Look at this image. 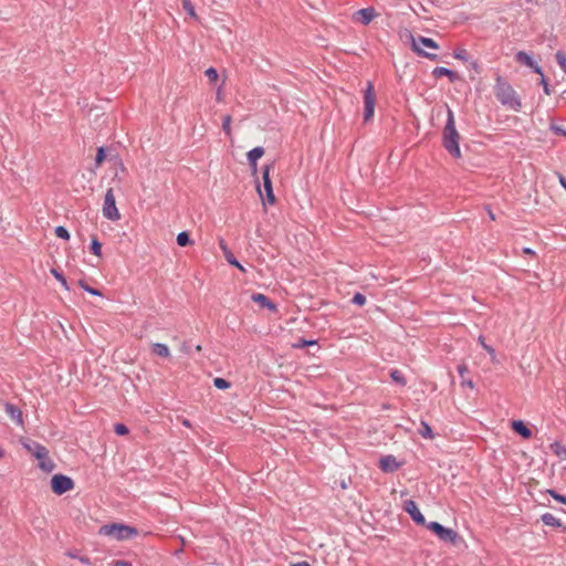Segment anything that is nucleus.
<instances>
[{
    "mask_svg": "<svg viewBox=\"0 0 566 566\" xmlns=\"http://www.w3.org/2000/svg\"><path fill=\"white\" fill-rule=\"evenodd\" d=\"M493 93L502 106H504L513 112H521V109H522L521 96L514 90V87L510 84V82L505 77L500 75L499 73L495 74V83L493 86Z\"/></svg>",
    "mask_w": 566,
    "mask_h": 566,
    "instance_id": "nucleus-1",
    "label": "nucleus"
},
{
    "mask_svg": "<svg viewBox=\"0 0 566 566\" xmlns=\"http://www.w3.org/2000/svg\"><path fill=\"white\" fill-rule=\"evenodd\" d=\"M460 134L455 127V118L453 111L447 106V122L442 130V145L448 154L453 158L461 157Z\"/></svg>",
    "mask_w": 566,
    "mask_h": 566,
    "instance_id": "nucleus-2",
    "label": "nucleus"
},
{
    "mask_svg": "<svg viewBox=\"0 0 566 566\" xmlns=\"http://www.w3.org/2000/svg\"><path fill=\"white\" fill-rule=\"evenodd\" d=\"M410 36V41H411V49L413 52H416L418 55L420 56H423V57H427L431 61H437L438 60V55L434 54V53H430V52H426L424 50H422V46L424 48H428V49H432V50H438L439 49V44L431 38H426V36H422V35H418V36H415L413 34H409Z\"/></svg>",
    "mask_w": 566,
    "mask_h": 566,
    "instance_id": "nucleus-3",
    "label": "nucleus"
},
{
    "mask_svg": "<svg viewBox=\"0 0 566 566\" xmlns=\"http://www.w3.org/2000/svg\"><path fill=\"white\" fill-rule=\"evenodd\" d=\"M99 534L124 541L135 536L137 530L126 524L113 523L103 525L99 530Z\"/></svg>",
    "mask_w": 566,
    "mask_h": 566,
    "instance_id": "nucleus-4",
    "label": "nucleus"
},
{
    "mask_svg": "<svg viewBox=\"0 0 566 566\" xmlns=\"http://www.w3.org/2000/svg\"><path fill=\"white\" fill-rule=\"evenodd\" d=\"M24 448L34 457L36 458L40 463V468L45 471H52L54 468L53 462L48 458V450L44 446L35 442V441H29L23 443Z\"/></svg>",
    "mask_w": 566,
    "mask_h": 566,
    "instance_id": "nucleus-5",
    "label": "nucleus"
},
{
    "mask_svg": "<svg viewBox=\"0 0 566 566\" xmlns=\"http://www.w3.org/2000/svg\"><path fill=\"white\" fill-rule=\"evenodd\" d=\"M427 528L430 530L438 538L444 543L455 544L460 538L459 534L452 528H448L439 522L432 521L426 524Z\"/></svg>",
    "mask_w": 566,
    "mask_h": 566,
    "instance_id": "nucleus-6",
    "label": "nucleus"
},
{
    "mask_svg": "<svg viewBox=\"0 0 566 566\" xmlns=\"http://www.w3.org/2000/svg\"><path fill=\"white\" fill-rule=\"evenodd\" d=\"M74 488V481L62 473L54 474L51 478V489L56 495H62Z\"/></svg>",
    "mask_w": 566,
    "mask_h": 566,
    "instance_id": "nucleus-7",
    "label": "nucleus"
},
{
    "mask_svg": "<svg viewBox=\"0 0 566 566\" xmlns=\"http://www.w3.org/2000/svg\"><path fill=\"white\" fill-rule=\"evenodd\" d=\"M376 105V95L371 82H368L364 90V120L373 118Z\"/></svg>",
    "mask_w": 566,
    "mask_h": 566,
    "instance_id": "nucleus-8",
    "label": "nucleus"
},
{
    "mask_svg": "<svg viewBox=\"0 0 566 566\" xmlns=\"http://www.w3.org/2000/svg\"><path fill=\"white\" fill-rule=\"evenodd\" d=\"M103 216L112 221H116L120 218L118 209L116 207L115 196L113 189H107L105 193L104 205H103Z\"/></svg>",
    "mask_w": 566,
    "mask_h": 566,
    "instance_id": "nucleus-9",
    "label": "nucleus"
},
{
    "mask_svg": "<svg viewBox=\"0 0 566 566\" xmlns=\"http://www.w3.org/2000/svg\"><path fill=\"white\" fill-rule=\"evenodd\" d=\"M271 168H272V165H266L263 168V171H262V182H263V188L265 190L266 201L270 205H273L275 202V196H274V192H273L272 180H271V177H270V169Z\"/></svg>",
    "mask_w": 566,
    "mask_h": 566,
    "instance_id": "nucleus-10",
    "label": "nucleus"
},
{
    "mask_svg": "<svg viewBox=\"0 0 566 566\" xmlns=\"http://www.w3.org/2000/svg\"><path fill=\"white\" fill-rule=\"evenodd\" d=\"M403 509L416 524L426 525V518L413 500L405 501Z\"/></svg>",
    "mask_w": 566,
    "mask_h": 566,
    "instance_id": "nucleus-11",
    "label": "nucleus"
},
{
    "mask_svg": "<svg viewBox=\"0 0 566 566\" xmlns=\"http://www.w3.org/2000/svg\"><path fill=\"white\" fill-rule=\"evenodd\" d=\"M515 61L521 63V64H524L526 66H528L530 69L533 70L534 73L536 74H542V66H539L535 61L534 59L532 57L531 54L524 52V51H518L516 54H515Z\"/></svg>",
    "mask_w": 566,
    "mask_h": 566,
    "instance_id": "nucleus-12",
    "label": "nucleus"
},
{
    "mask_svg": "<svg viewBox=\"0 0 566 566\" xmlns=\"http://www.w3.org/2000/svg\"><path fill=\"white\" fill-rule=\"evenodd\" d=\"M401 467V463L397 461L396 457L388 454L380 458L379 468L386 473H392Z\"/></svg>",
    "mask_w": 566,
    "mask_h": 566,
    "instance_id": "nucleus-13",
    "label": "nucleus"
},
{
    "mask_svg": "<svg viewBox=\"0 0 566 566\" xmlns=\"http://www.w3.org/2000/svg\"><path fill=\"white\" fill-rule=\"evenodd\" d=\"M219 247L221 249V251L223 252V255L226 258V260L228 261L229 264L235 266L237 269H239L241 272H245V269L243 268V265L235 259V256L233 255V253L231 252V250L228 248L226 241L223 239H220L219 240Z\"/></svg>",
    "mask_w": 566,
    "mask_h": 566,
    "instance_id": "nucleus-14",
    "label": "nucleus"
},
{
    "mask_svg": "<svg viewBox=\"0 0 566 566\" xmlns=\"http://www.w3.org/2000/svg\"><path fill=\"white\" fill-rule=\"evenodd\" d=\"M375 17H376V11L373 7L363 8L355 12L356 20L359 21L364 25L369 24Z\"/></svg>",
    "mask_w": 566,
    "mask_h": 566,
    "instance_id": "nucleus-15",
    "label": "nucleus"
},
{
    "mask_svg": "<svg viewBox=\"0 0 566 566\" xmlns=\"http://www.w3.org/2000/svg\"><path fill=\"white\" fill-rule=\"evenodd\" d=\"M511 427L515 433L520 434L524 439H530L532 437V430L523 420H513Z\"/></svg>",
    "mask_w": 566,
    "mask_h": 566,
    "instance_id": "nucleus-16",
    "label": "nucleus"
},
{
    "mask_svg": "<svg viewBox=\"0 0 566 566\" xmlns=\"http://www.w3.org/2000/svg\"><path fill=\"white\" fill-rule=\"evenodd\" d=\"M251 298L261 307L269 308L272 312L276 311V305L266 295L262 293H254L252 294Z\"/></svg>",
    "mask_w": 566,
    "mask_h": 566,
    "instance_id": "nucleus-17",
    "label": "nucleus"
},
{
    "mask_svg": "<svg viewBox=\"0 0 566 566\" xmlns=\"http://www.w3.org/2000/svg\"><path fill=\"white\" fill-rule=\"evenodd\" d=\"M432 75L437 78L441 76H447L451 83H454L455 81L459 80V75L454 71L444 66L434 67L432 71Z\"/></svg>",
    "mask_w": 566,
    "mask_h": 566,
    "instance_id": "nucleus-18",
    "label": "nucleus"
},
{
    "mask_svg": "<svg viewBox=\"0 0 566 566\" xmlns=\"http://www.w3.org/2000/svg\"><path fill=\"white\" fill-rule=\"evenodd\" d=\"M4 410L13 421H15L18 424H22V412L19 407H17L13 403L7 402L4 405Z\"/></svg>",
    "mask_w": 566,
    "mask_h": 566,
    "instance_id": "nucleus-19",
    "label": "nucleus"
},
{
    "mask_svg": "<svg viewBox=\"0 0 566 566\" xmlns=\"http://www.w3.org/2000/svg\"><path fill=\"white\" fill-rule=\"evenodd\" d=\"M151 352L153 354L164 358H168L170 356V350L168 346L163 343H154L151 345Z\"/></svg>",
    "mask_w": 566,
    "mask_h": 566,
    "instance_id": "nucleus-20",
    "label": "nucleus"
},
{
    "mask_svg": "<svg viewBox=\"0 0 566 566\" xmlns=\"http://www.w3.org/2000/svg\"><path fill=\"white\" fill-rule=\"evenodd\" d=\"M541 520L547 526H552V527H556V528L563 527L562 521L559 518L555 517L552 513H544L541 516Z\"/></svg>",
    "mask_w": 566,
    "mask_h": 566,
    "instance_id": "nucleus-21",
    "label": "nucleus"
},
{
    "mask_svg": "<svg viewBox=\"0 0 566 566\" xmlns=\"http://www.w3.org/2000/svg\"><path fill=\"white\" fill-rule=\"evenodd\" d=\"M389 376L394 382L397 385L405 387L407 385L406 377L399 369H391Z\"/></svg>",
    "mask_w": 566,
    "mask_h": 566,
    "instance_id": "nucleus-22",
    "label": "nucleus"
},
{
    "mask_svg": "<svg viewBox=\"0 0 566 566\" xmlns=\"http://www.w3.org/2000/svg\"><path fill=\"white\" fill-rule=\"evenodd\" d=\"M419 434L424 439H433L434 434L428 422L421 421L420 428L418 429Z\"/></svg>",
    "mask_w": 566,
    "mask_h": 566,
    "instance_id": "nucleus-23",
    "label": "nucleus"
},
{
    "mask_svg": "<svg viewBox=\"0 0 566 566\" xmlns=\"http://www.w3.org/2000/svg\"><path fill=\"white\" fill-rule=\"evenodd\" d=\"M176 242L179 247H187L193 243L188 231L179 232L177 234Z\"/></svg>",
    "mask_w": 566,
    "mask_h": 566,
    "instance_id": "nucleus-24",
    "label": "nucleus"
},
{
    "mask_svg": "<svg viewBox=\"0 0 566 566\" xmlns=\"http://www.w3.org/2000/svg\"><path fill=\"white\" fill-rule=\"evenodd\" d=\"M264 155V148L261 146L254 147L250 151H248L247 157L249 163H253V160L260 159Z\"/></svg>",
    "mask_w": 566,
    "mask_h": 566,
    "instance_id": "nucleus-25",
    "label": "nucleus"
},
{
    "mask_svg": "<svg viewBox=\"0 0 566 566\" xmlns=\"http://www.w3.org/2000/svg\"><path fill=\"white\" fill-rule=\"evenodd\" d=\"M479 343L481 344V346L483 347V349H485V350H486V353L490 355L491 360H492V361H495V359H496L495 349H494L492 346H490V345H488V344L485 343V338H484V336H482V335H480V336H479Z\"/></svg>",
    "mask_w": 566,
    "mask_h": 566,
    "instance_id": "nucleus-26",
    "label": "nucleus"
},
{
    "mask_svg": "<svg viewBox=\"0 0 566 566\" xmlns=\"http://www.w3.org/2000/svg\"><path fill=\"white\" fill-rule=\"evenodd\" d=\"M90 250L96 256L102 255V243L95 237L91 240Z\"/></svg>",
    "mask_w": 566,
    "mask_h": 566,
    "instance_id": "nucleus-27",
    "label": "nucleus"
},
{
    "mask_svg": "<svg viewBox=\"0 0 566 566\" xmlns=\"http://www.w3.org/2000/svg\"><path fill=\"white\" fill-rule=\"evenodd\" d=\"M51 274L59 281L61 282L62 286L65 289V290H70L69 285H67V281L64 276V274L62 272H60L59 270L52 268L51 269Z\"/></svg>",
    "mask_w": 566,
    "mask_h": 566,
    "instance_id": "nucleus-28",
    "label": "nucleus"
},
{
    "mask_svg": "<svg viewBox=\"0 0 566 566\" xmlns=\"http://www.w3.org/2000/svg\"><path fill=\"white\" fill-rule=\"evenodd\" d=\"M105 158H106V148L103 146L98 147L96 150V156H95V167L98 168L103 164Z\"/></svg>",
    "mask_w": 566,
    "mask_h": 566,
    "instance_id": "nucleus-29",
    "label": "nucleus"
},
{
    "mask_svg": "<svg viewBox=\"0 0 566 566\" xmlns=\"http://www.w3.org/2000/svg\"><path fill=\"white\" fill-rule=\"evenodd\" d=\"M213 386L218 389L224 390L231 387V382L224 378L216 377L213 379Z\"/></svg>",
    "mask_w": 566,
    "mask_h": 566,
    "instance_id": "nucleus-30",
    "label": "nucleus"
},
{
    "mask_svg": "<svg viewBox=\"0 0 566 566\" xmlns=\"http://www.w3.org/2000/svg\"><path fill=\"white\" fill-rule=\"evenodd\" d=\"M78 285L87 293L96 296H102V292L90 286L84 280L78 281Z\"/></svg>",
    "mask_w": 566,
    "mask_h": 566,
    "instance_id": "nucleus-31",
    "label": "nucleus"
},
{
    "mask_svg": "<svg viewBox=\"0 0 566 566\" xmlns=\"http://www.w3.org/2000/svg\"><path fill=\"white\" fill-rule=\"evenodd\" d=\"M552 449L557 457H559L563 460H566V447L556 442L552 444Z\"/></svg>",
    "mask_w": 566,
    "mask_h": 566,
    "instance_id": "nucleus-32",
    "label": "nucleus"
},
{
    "mask_svg": "<svg viewBox=\"0 0 566 566\" xmlns=\"http://www.w3.org/2000/svg\"><path fill=\"white\" fill-rule=\"evenodd\" d=\"M54 232H55V235L60 239H63V240H69L70 239V232L69 230L63 227V226H57L55 229H54Z\"/></svg>",
    "mask_w": 566,
    "mask_h": 566,
    "instance_id": "nucleus-33",
    "label": "nucleus"
},
{
    "mask_svg": "<svg viewBox=\"0 0 566 566\" xmlns=\"http://www.w3.org/2000/svg\"><path fill=\"white\" fill-rule=\"evenodd\" d=\"M316 344H317L316 339L300 338L298 342L296 344H294L293 346L295 348H304V347L314 346Z\"/></svg>",
    "mask_w": 566,
    "mask_h": 566,
    "instance_id": "nucleus-34",
    "label": "nucleus"
},
{
    "mask_svg": "<svg viewBox=\"0 0 566 566\" xmlns=\"http://www.w3.org/2000/svg\"><path fill=\"white\" fill-rule=\"evenodd\" d=\"M453 57L467 62L469 61V53L465 49H457L453 51Z\"/></svg>",
    "mask_w": 566,
    "mask_h": 566,
    "instance_id": "nucleus-35",
    "label": "nucleus"
},
{
    "mask_svg": "<svg viewBox=\"0 0 566 566\" xmlns=\"http://www.w3.org/2000/svg\"><path fill=\"white\" fill-rule=\"evenodd\" d=\"M184 10L190 15L196 17L195 7L191 2V0H181Z\"/></svg>",
    "mask_w": 566,
    "mask_h": 566,
    "instance_id": "nucleus-36",
    "label": "nucleus"
},
{
    "mask_svg": "<svg viewBox=\"0 0 566 566\" xmlns=\"http://www.w3.org/2000/svg\"><path fill=\"white\" fill-rule=\"evenodd\" d=\"M555 57H556V62L558 63V65L566 73V54L563 51H557L555 54Z\"/></svg>",
    "mask_w": 566,
    "mask_h": 566,
    "instance_id": "nucleus-37",
    "label": "nucleus"
},
{
    "mask_svg": "<svg viewBox=\"0 0 566 566\" xmlns=\"http://www.w3.org/2000/svg\"><path fill=\"white\" fill-rule=\"evenodd\" d=\"M114 432L117 434V436H126L128 434L129 432V429L126 424L124 423H115L114 426Z\"/></svg>",
    "mask_w": 566,
    "mask_h": 566,
    "instance_id": "nucleus-38",
    "label": "nucleus"
},
{
    "mask_svg": "<svg viewBox=\"0 0 566 566\" xmlns=\"http://www.w3.org/2000/svg\"><path fill=\"white\" fill-rule=\"evenodd\" d=\"M352 303L358 306H363L366 303V296L359 292L355 293L352 298Z\"/></svg>",
    "mask_w": 566,
    "mask_h": 566,
    "instance_id": "nucleus-39",
    "label": "nucleus"
},
{
    "mask_svg": "<svg viewBox=\"0 0 566 566\" xmlns=\"http://www.w3.org/2000/svg\"><path fill=\"white\" fill-rule=\"evenodd\" d=\"M547 493L555 500L557 501L558 503H562V504H565L566 505V496L563 495V494H559L558 492H556L555 490H547Z\"/></svg>",
    "mask_w": 566,
    "mask_h": 566,
    "instance_id": "nucleus-40",
    "label": "nucleus"
},
{
    "mask_svg": "<svg viewBox=\"0 0 566 566\" xmlns=\"http://www.w3.org/2000/svg\"><path fill=\"white\" fill-rule=\"evenodd\" d=\"M539 75H541V81H539V83H541V84H542V86H543V91H544V93H545L546 95H551V94H552V90H551V86H549V84H548L547 78H546V77H545V75H544V72L542 71V74H539Z\"/></svg>",
    "mask_w": 566,
    "mask_h": 566,
    "instance_id": "nucleus-41",
    "label": "nucleus"
},
{
    "mask_svg": "<svg viewBox=\"0 0 566 566\" xmlns=\"http://www.w3.org/2000/svg\"><path fill=\"white\" fill-rule=\"evenodd\" d=\"M231 116L230 115H227L223 117V120H222V129L226 135L230 136L231 134Z\"/></svg>",
    "mask_w": 566,
    "mask_h": 566,
    "instance_id": "nucleus-42",
    "label": "nucleus"
},
{
    "mask_svg": "<svg viewBox=\"0 0 566 566\" xmlns=\"http://www.w3.org/2000/svg\"><path fill=\"white\" fill-rule=\"evenodd\" d=\"M206 76L209 78L210 82H217L219 74L218 71L214 67H209L206 71Z\"/></svg>",
    "mask_w": 566,
    "mask_h": 566,
    "instance_id": "nucleus-43",
    "label": "nucleus"
},
{
    "mask_svg": "<svg viewBox=\"0 0 566 566\" xmlns=\"http://www.w3.org/2000/svg\"><path fill=\"white\" fill-rule=\"evenodd\" d=\"M551 129L557 135L566 136V129L562 128L558 125L552 124Z\"/></svg>",
    "mask_w": 566,
    "mask_h": 566,
    "instance_id": "nucleus-44",
    "label": "nucleus"
},
{
    "mask_svg": "<svg viewBox=\"0 0 566 566\" xmlns=\"http://www.w3.org/2000/svg\"><path fill=\"white\" fill-rule=\"evenodd\" d=\"M111 566H132V564L127 560H123V559H117V560H114Z\"/></svg>",
    "mask_w": 566,
    "mask_h": 566,
    "instance_id": "nucleus-45",
    "label": "nucleus"
},
{
    "mask_svg": "<svg viewBox=\"0 0 566 566\" xmlns=\"http://www.w3.org/2000/svg\"><path fill=\"white\" fill-rule=\"evenodd\" d=\"M457 369H458V373H459L460 377L463 379L464 378V374L468 371L467 365L461 364V365L458 366Z\"/></svg>",
    "mask_w": 566,
    "mask_h": 566,
    "instance_id": "nucleus-46",
    "label": "nucleus"
},
{
    "mask_svg": "<svg viewBox=\"0 0 566 566\" xmlns=\"http://www.w3.org/2000/svg\"><path fill=\"white\" fill-rule=\"evenodd\" d=\"M78 560L82 563V564H85V565H90L91 564V559L86 556H78Z\"/></svg>",
    "mask_w": 566,
    "mask_h": 566,
    "instance_id": "nucleus-47",
    "label": "nucleus"
},
{
    "mask_svg": "<svg viewBox=\"0 0 566 566\" xmlns=\"http://www.w3.org/2000/svg\"><path fill=\"white\" fill-rule=\"evenodd\" d=\"M462 385H463V386H468V387H470V388H473V387H474V385H473V381H472V380H470V379H468V380H467V379H464V378L462 379Z\"/></svg>",
    "mask_w": 566,
    "mask_h": 566,
    "instance_id": "nucleus-48",
    "label": "nucleus"
},
{
    "mask_svg": "<svg viewBox=\"0 0 566 566\" xmlns=\"http://www.w3.org/2000/svg\"><path fill=\"white\" fill-rule=\"evenodd\" d=\"M66 556L78 559V555L73 551L66 552Z\"/></svg>",
    "mask_w": 566,
    "mask_h": 566,
    "instance_id": "nucleus-49",
    "label": "nucleus"
},
{
    "mask_svg": "<svg viewBox=\"0 0 566 566\" xmlns=\"http://www.w3.org/2000/svg\"><path fill=\"white\" fill-rule=\"evenodd\" d=\"M291 566H311V565L304 560V562L294 563Z\"/></svg>",
    "mask_w": 566,
    "mask_h": 566,
    "instance_id": "nucleus-50",
    "label": "nucleus"
},
{
    "mask_svg": "<svg viewBox=\"0 0 566 566\" xmlns=\"http://www.w3.org/2000/svg\"><path fill=\"white\" fill-rule=\"evenodd\" d=\"M471 67L479 73V64L476 61L471 62Z\"/></svg>",
    "mask_w": 566,
    "mask_h": 566,
    "instance_id": "nucleus-51",
    "label": "nucleus"
},
{
    "mask_svg": "<svg viewBox=\"0 0 566 566\" xmlns=\"http://www.w3.org/2000/svg\"><path fill=\"white\" fill-rule=\"evenodd\" d=\"M523 252L526 254H534L535 252L531 248H524Z\"/></svg>",
    "mask_w": 566,
    "mask_h": 566,
    "instance_id": "nucleus-52",
    "label": "nucleus"
},
{
    "mask_svg": "<svg viewBox=\"0 0 566 566\" xmlns=\"http://www.w3.org/2000/svg\"><path fill=\"white\" fill-rule=\"evenodd\" d=\"M249 165L253 169V171L256 170V160H253V163H249Z\"/></svg>",
    "mask_w": 566,
    "mask_h": 566,
    "instance_id": "nucleus-53",
    "label": "nucleus"
},
{
    "mask_svg": "<svg viewBox=\"0 0 566 566\" xmlns=\"http://www.w3.org/2000/svg\"><path fill=\"white\" fill-rule=\"evenodd\" d=\"M182 424H184L185 427H188V428H189V427H191V423H190V421H189L188 419H184V420H182Z\"/></svg>",
    "mask_w": 566,
    "mask_h": 566,
    "instance_id": "nucleus-54",
    "label": "nucleus"
},
{
    "mask_svg": "<svg viewBox=\"0 0 566 566\" xmlns=\"http://www.w3.org/2000/svg\"><path fill=\"white\" fill-rule=\"evenodd\" d=\"M256 189H258L260 197L262 198V192H261L260 186H258Z\"/></svg>",
    "mask_w": 566,
    "mask_h": 566,
    "instance_id": "nucleus-55",
    "label": "nucleus"
},
{
    "mask_svg": "<svg viewBox=\"0 0 566 566\" xmlns=\"http://www.w3.org/2000/svg\"><path fill=\"white\" fill-rule=\"evenodd\" d=\"M4 455L3 450L0 448V459Z\"/></svg>",
    "mask_w": 566,
    "mask_h": 566,
    "instance_id": "nucleus-56",
    "label": "nucleus"
},
{
    "mask_svg": "<svg viewBox=\"0 0 566 566\" xmlns=\"http://www.w3.org/2000/svg\"><path fill=\"white\" fill-rule=\"evenodd\" d=\"M196 350H197V352H200V350H201V346H200V345H197V346H196Z\"/></svg>",
    "mask_w": 566,
    "mask_h": 566,
    "instance_id": "nucleus-57",
    "label": "nucleus"
},
{
    "mask_svg": "<svg viewBox=\"0 0 566 566\" xmlns=\"http://www.w3.org/2000/svg\"><path fill=\"white\" fill-rule=\"evenodd\" d=\"M382 408L384 409H389V406L388 405H384Z\"/></svg>",
    "mask_w": 566,
    "mask_h": 566,
    "instance_id": "nucleus-58",
    "label": "nucleus"
},
{
    "mask_svg": "<svg viewBox=\"0 0 566 566\" xmlns=\"http://www.w3.org/2000/svg\"><path fill=\"white\" fill-rule=\"evenodd\" d=\"M342 488L345 489L346 488V483L345 482H342Z\"/></svg>",
    "mask_w": 566,
    "mask_h": 566,
    "instance_id": "nucleus-59",
    "label": "nucleus"
}]
</instances>
